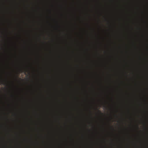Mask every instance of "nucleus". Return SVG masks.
<instances>
[{"mask_svg": "<svg viewBox=\"0 0 148 148\" xmlns=\"http://www.w3.org/2000/svg\"><path fill=\"white\" fill-rule=\"evenodd\" d=\"M4 82L3 81H1V84H3Z\"/></svg>", "mask_w": 148, "mask_h": 148, "instance_id": "f257e3e1", "label": "nucleus"}, {"mask_svg": "<svg viewBox=\"0 0 148 148\" xmlns=\"http://www.w3.org/2000/svg\"><path fill=\"white\" fill-rule=\"evenodd\" d=\"M98 112H99V113H101L100 111V110H98Z\"/></svg>", "mask_w": 148, "mask_h": 148, "instance_id": "f03ea898", "label": "nucleus"}]
</instances>
